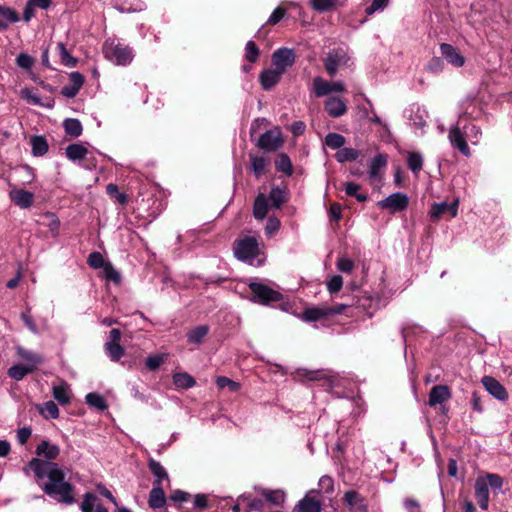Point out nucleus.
<instances>
[{
	"instance_id": "1",
	"label": "nucleus",
	"mask_w": 512,
	"mask_h": 512,
	"mask_svg": "<svg viewBox=\"0 0 512 512\" xmlns=\"http://www.w3.org/2000/svg\"><path fill=\"white\" fill-rule=\"evenodd\" d=\"M28 468L34 472L38 480H46L40 486L49 497L64 505H73L77 502L75 487L65 480V472L57 463L33 458Z\"/></svg>"
},
{
	"instance_id": "2",
	"label": "nucleus",
	"mask_w": 512,
	"mask_h": 512,
	"mask_svg": "<svg viewBox=\"0 0 512 512\" xmlns=\"http://www.w3.org/2000/svg\"><path fill=\"white\" fill-rule=\"evenodd\" d=\"M234 255L238 260L252 266H260L264 262V257L259 249L258 240L254 236H246L236 241L234 245Z\"/></svg>"
},
{
	"instance_id": "3",
	"label": "nucleus",
	"mask_w": 512,
	"mask_h": 512,
	"mask_svg": "<svg viewBox=\"0 0 512 512\" xmlns=\"http://www.w3.org/2000/svg\"><path fill=\"white\" fill-rule=\"evenodd\" d=\"M103 53L106 59L122 66L130 64L134 58L133 50L116 40H107L103 46Z\"/></svg>"
},
{
	"instance_id": "4",
	"label": "nucleus",
	"mask_w": 512,
	"mask_h": 512,
	"mask_svg": "<svg viewBox=\"0 0 512 512\" xmlns=\"http://www.w3.org/2000/svg\"><path fill=\"white\" fill-rule=\"evenodd\" d=\"M248 286L252 292L251 301L255 303L270 305L283 299V295L279 291L262 282L251 281Z\"/></svg>"
},
{
	"instance_id": "5",
	"label": "nucleus",
	"mask_w": 512,
	"mask_h": 512,
	"mask_svg": "<svg viewBox=\"0 0 512 512\" xmlns=\"http://www.w3.org/2000/svg\"><path fill=\"white\" fill-rule=\"evenodd\" d=\"M350 56L343 48H337L330 51L324 59V66L330 76L336 75L342 67L349 66Z\"/></svg>"
},
{
	"instance_id": "6",
	"label": "nucleus",
	"mask_w": 512,
	"mask_h": 512,
	"mask_svg": "<svg viewBox=\"0 0 512 512\" xmlns=\"http://www.w3.org/2000/svg\"><path fill=\"white\" fill-rule=\"evenodd\" d=\"M377 206L380 209L388 210L392 214L402 212L409 206V197L405 193L396 192L378 201Z\"/></svg>"
},
{
	"instance_id": "7",
	"label": "nucleus",
	"mask_w": 512,
	"mask_h": 512,
	"mask_svg": "<svg viewBox=\"0 0 512 512\" xmlns=\"http://www.w3.org/2000/svg\"><path fill=\"white\" fill-rule=\"evenodd\" d=\"M296 54L293 49L282 47L272 54V64L275 69L284 74L295 63Z\"/></svg>"
},
{
	"instance_id": "8",
	"label": "nucleus",
	"mask_w": 512,
	"mask_h": 512,
	"mask_svg": "<svg viewBox=\"0 0 512 512\" xmlns=\"http://www.w3.org/2000/svg\"><path fill=\"white\" fill-rule=\"evenodd\" d=\"M448 139L452 147L459 150L464 156L471 155L470 149L466 142V135L464 130L458 124L452 126L449 130Z\"/></svg>"
},
{
	"instance_id": "9",
	"label": "nucleus",
	"mask_w": 512,
	"mask_h": 512,
	"mask_svg": "<svg viewBox=\"0 0 512 512\" xmlns=\"http://www.w3.org/2000/svg\"><path fill=\"white\" fill-rule=\"evenodd\" d=\"M281 132L277 129L269 130L261 135L258 146L267 151H275L282 145Z\"/></svg>"
},
{
	"instance_id": "10",
	"label": "nucleus",
	"mask_w": 512,
	"mask_h": 512,
	"mask_svg": "<svg viewBox=\"0 0 512 512\" xmlns=\"http://www.w3.org/2000/svg\"><path fill=\"white\" fill-rule=\"evenodd\" d=\"M459 200L455 199L452 203L439 202L434 203L429 211V216L433 220L439 219L445 212H449L451 217H456L458 213Z\"/></svg>"
},
{
	"instance_id": "11",
	"label": "nucleus",
	"mask_w": 512,
	"mask_h": 512,
	"mask_svg": "<svg viewBox=\"0 0 512 512\" xmlns=\"http://www.w3.org/2000/svg\"><path fill=\"white\" fill-rule=\"evenodd\" d=\"M483 386L489 394L498 400L504 401L508 398V393L504 386L491 376H484L481 380Z\"/></svg>"
},
{
	"instance_id": "12",
	"label": "nucleus",
	"mask_w": 512,
	"mask_h": 512,
	"mask_svg": "<svg viewBox=\"0 0 512 512\" xmlns=\"http://www.w3.org/2000/svg\"><path fill=\"white\" fill-rule=\"evenodd\" d=\"M440 52L442 56L456 68H460L465 64L464 56L459 52L457 48L451 44L443 43L440 45Z\"/></svg>"
},
{
	"instance_id": "13",
	"label": "nucleus",
	"mask_w": 512,
	"mask_h": 512,
	"mask_svg": "<svg viewBox=\"0 0 512 512\" xmlns=\"http://www.w3.org/2000/svg\"><path fill=\"white\" fill-rule=\"evenodd\" d=\"M148 468L154 477L153 486L164 487V482L169 484L170 479L167 470L161 465L160 462L150 458L148 460Z\"/></svg>"
},
{
	"instance_id": "14",
	"label": "nucleus",
	"mask_w": 512,
	"mask_h": 512,
	"mask_svg": "<svg viewBox=\"0 0 512 512\" xmlns=\"http://www.w3.org/2000/svg\"><path fill=\"white\" fill-rule=\"evenodd\" d=\"M36 454L39 457H43L46 461L53 462L60 454V448L56 444H52L47 440L41 441L37 448Z\"/></svg>"
},
{
	"instance_id": "15",
	"label": "nucleus",
	"mask_w": 512,
	"mask_h": 512,
	"mask_svg": "<svg viewBox=\"0 0 512 512\" xmlns=\"http://www.w3.org/2000/svg\"><path fill=\"white\" fill-rule=\"evenodd\" d=\"M283 74L275 68L263 70L259 75V81L264 90L272 89L281 79Z\"/></svg>"
},
{
	"instance_id": "16",
	"label": "nucleus",
	"mask_w": 512,
	"mask_h": 512,
	"mask_svg": "<svg viewBox=\"0 0 512 512\" xmlns=\"http://www.w3.org/2000/svg\"><path fill=\"white\" fill-rule=\"evenodd\" d=\"M325 110L331 117L339 118L347 112V106L339 97H329L325 101Z\"/></svg>"
},
{
	"instance_id": "17",
	"label": "nucleus",
	"mask_w": 512,
	"mask_h": 512,
	"mask_svg": "<svg viewBox=\"0 0 512 512\" xmlns=\"http://www.w3.org/2000/svg\"><path fill=\"white\" fill-rule=\"evenodd\" d=\"M10 199L20 208H29L33 204L34 195L23 189H13L9 193Z\"/></svg>"
},
{
	"instance_id": "18",
	"label": "nucleus",
	"mask_w": 512,
	"mask_h": 512,
	"mask_svg": "<svg viewBox=\"0 0 512 512\" xmlns=\"http://www.w3.org/2000/svg\"><path fill=\"white\" fill-rule=\"evenodd\" d=\"M475 498L481 509L486 510L489 504V488L485 479L479 478L475 483Z\"/></svg>"
},
{
	"instance_id": "19",
	"label": "nucleus",
	"mask_w": 512,
	"mask_h": 512,
	"mask_svg": "<svg viewBox=\"0 0 512 512\" xmlns=\"http://www.w3.org/2000/svg\"><path fill=\"white\" fill-rule=\"evenodd\" d=\"M451 393L446 385L434 386L429 394V405L434 407L450 399Z\"/></svg>"
},
{
	"instance_id": "20",
	"label": "nucleus",
	"mask_w": 512,
	"mask_h": 512,
	"mask_svg": "<svg viewBox=\"0 0 512 512\" xmlns=\"http://www.w3.org/2000/svg\"><path fill=\"white\" fill-rule=\"evenodd\" d=\"M98 497L87 492L83 495V500L80 504L81 512H108V510L101 504H97Z\"/></svg>"
},
{
	"instance_id": "21",
	"label": "nucleus",
	"mask_w": 512,
	"mask_h": 512,
	"mask_svg": "<svg viewBox=\"0 0 512 512\" xmlns=\"http://www.w3.org/2000/svg\"><path fill=\"white\" fill-rule=\"evenodd\" d=\"M52 395L59 404H69L72 396L70 385L65 381H60L58 385L53 386Z\"/></svg>"
},
{
	"instance_id": "22",
	"label": "nucleus",
	"mask_w": 512,
	"mask_h": 512,
	"mask_svg": "<svg viewBox=\"0 0 512 512\" xmlns=\"http://www.w3.org/2000/svg\"><path fill=\"white\" fill-rule=\"evenodd\" d=\"M88 153L87 147L82 143L70 144L65 149L66 157L72 162L86 159Z\"/></svg>"
},
{
	"instance_id": "23",
	"label": "nucleus",
	"mask_w": 512,
	"mask_h": 512,
	"mask_svg": "<svg viewBox=\"0 0 512 512\" xmlns=\"http://www.w3.org/2000/svg\"><path fill=\"white\" fill-rule=\"evenodd\" d=\"M387 165V156L384 154H378L373 157L369 164V176L372 180H377L380 177L381 171Z\"/></svg>"
},
{
	"instance_id": "24",
	"label": "nucleus",
	"mask_w": 512,
	"mask_h": 512,
	"mask_svg": "<svg viewBox=\"0 0 512 512\" xmlns=\"http://www.w3.org/2000/svg\"><path fill=\"white\" fill-rule=\"evenodd\" d=\"M166 503L164 487L153 486L148 498L149 507L152 509L162 508Z\"/></svg>"
},
{
	"instance_id": "25",
	"label": "nucleus",
	"mask_w": 512,
	"mask_h": 512,
	"mask_svg": "<svg viewBox=\"0 0 512 512\" xmlns=\"http://www.w3.org/2000/svg\"><path fill=\"white\" fill-rule=\"evenodd\" d=\"M346 504L357 512H366L367 507L364 504L363 498L355 491H347L344 495Z\"/></svg>"
},
{
	"instance_id": "26",
	"label": "nucleus",
	"mask_w": 512,
	"mask_h": 512,
	"mask_svg": "<svg viewBox=\"0 0 512 512\" xmlns=\"http://www.w3.org/2000/svg\"><path fill=\"white\" fill-rule=\"evenodd\" d=\"M268 207L267 197L262 193L258 194L254 201L253 216L257 220H263L268 213Z\"/></svg>"
},
{
	"instance_id": "27",
	"label": "nucleus",
	"mask_w": 512,
	"mask_h": 512,
	"mask_svg": "<svg viewBox=\"0 0 512 512\" xmlns=\"http://www.w3.org/2000/svg\"><path fill=\"white\" fill-rule=\"evenodd\" d=\"M17 355L24 361H26V366L32 367L33 370L36 369L37 365L43 362V359L40 355L33 353L29 350L24 349L23 347H17L16 349Z\"/></svg>"
},
{
	"instance_id": "28",
	"label": "nucleus",
	"mask_w": 512,
	"mask_h": 512,
	"mask_svg": "<svg viewBox=\"0 0 512 512\" xmlns=\"http://www.w3.org/2000/svg\"><path fill=\"white\" fill-rule=\"evenodd\" d=\"M295 509L298 512H320L321 504L317 499L306 495L303 499H301L298 502Z\"/></svg>"
},
{
	"instance_id": "29",
	"label": "nucleus",
	"mask_w": 512,
	"mask_h": 512,
	"mask_svg": "<svg viewBox=\"0 0 512 512\" xmlns=\"http://www.w3.org/2000/svg\"><path fill=\"white\" fill-rule=\"evenodd\" d=\"M173 383L179 389H189L195 386V379L186 372H178L173 375Z\"/></svg>"
},
{
	"instance_id": "30",
	"label": "nucleus",
	"mask_w": 512,
	"mask_h": 512,
	"mask_svg": "<svg viewBox=\"0 0 512 512\" xmlns=\"http://www.w3.org/2000/svg\"><path fill=\"white\" fill-rule=\"evenodd\" d=\"M327 317L326 306L308 308L302 314V319L306 322H313Z\"/></svg>"
},
{
	"instance_id": "31",
	"label": "nucleus",
	"mask_w": 512,
	"mask_h": 512,
	"mask_svg": "<svg viewBox=\"0 0 512 512\" xmlns=\"http://www.w3.org/2000/svg\"><path fill=\"white\" fill-rule=\"evenodd\" d=\"M332 92L331 83L321 77L313 79V93L316 97H324Z\"/></svg>"
},
{
	"instance_id": "32",
	"label": "nucleus",
	"mask_w": 512,
	"mask_h": 512,
	"mask_svg": "<svg viewBox=\"0 0 512 512\" xmlns=\"http://www.w3.org/2000/svg\"><path fill=\"white\" fill-rule=\"evenodd\" d=\"M261 495L274 506H281L285 501V493L282 490L262 489Z\"/></svg>"
},
{
	"instance_id": "33",
	"label": "nucleus",
	"mask_w": 512,
	"mask_h": 512,
	"mask_svg": "<svg viewBox=\"0 0 512 512\" xmlns=\"http://www.w3.org/2000/svg\"><path fill=\"white\" fill-rule=\"evenodd\" d=\"M18 20V14L14 10L0 6V30L7 29L9 23H15Z\"/></svg>"
},
{
	"instance_id": "34",
	"label": "nucleus",
	"mask_w": 512,
	"mask_h": 512,
	"mask_svg": "<svg viewBox=\"0 0 512 512\" xmlns=\"http://www.w3.org/2000/svg\"><path fill=\"white\" fill-rule=\"evenodd\" d=\"M38 411L46 419H57L59 417V408L53 401H47L39 405Z\"/></svg>"
},
{
	"instance_id": "35",
	"label": "nucleus",
	"mask_w": 512,
	"mask_h": 512,
	"mask_svg": "<svg viewBox=\"0 0 512 512\" xmlns=\"http://www.w3.org/2000/svg\"><path fill=\"white\" fill-rule=\"evenodd\" d=\"M41 224L48 227L53 237L59 234L60 221L53 213H45L42 216Z\"/></svg>"
},
{
	"instance_id": "36",
	"label": "nucleus",
	"mask_w": 512,
	"mask_h": 512,
	"mask_svg": "<svg viewBox=\"0 0 512 512\" xmlns=\"http://www.w3.org/2000/svg\"><path fill=\"white\" fill-rule=\"evenodd\" d=\"M106 354L109 356V358L117 362L121 359V357L124 355V349L119 343L115 342H106L104 345Z\"/></svg>"
},
{
	"instance_id": "37",
	"label": "nucleus",
	"mask_w": 512,
	"mask_h": 512,
	"mask_svg": "<svg viewBox=\"0 0 512 512\" xmlns=\"http://www.w3.org/2000/svg\"><path fill=\"white\" fill-rule=\"evenodd\" d=\"M57 50L59 52L60 60L63 65L70 68L76 66L78 60L68 52L64 43L59 42L57 44Z\"/></svg>"
},
{
	"instance_id": "38",
	"label": "nucleus",
	"mask_w": 512,
	"mask_h": 512,
	"mask_svg": "<svg viewBox=\"0 0 512 512\" xmlns=\"http://www.w3.org/2000/svg\"><path fill=\"white\" fill-rule=\"evenodd\" d=\"M358 156V150L350 147L340 148L338 152L335 154V158L339 163L354 161L358 158Z\"/></svg>"
},
{
	"instance_id": "39",
	"label": "nucleus",
	"mask_w": 512,
	"mask_h": 512,
	"mask_svg": "<svg viewBox=\"0 0 512 512\" xmlns=\"http://www.w3.org/2000/svg\"><path fill=\"white\" fill-rule=\"evenodd\" d=\"M32 367L26 365H13L8 369V376L16 381L22 380L27 374L33 372Z\"/></svg>"
},
{
	"instance_id": "40",
	"label": "nucleus",
	"mask_w": 512,
	"mask_h": 512,
	"mask_svg": "<svg viewBox=\"0 0 512 512\" xmlns=\"http://www.w3.org/2000/svg\"><path fill=\"white\" fill-rule=\"evenodd\" d=\"M338 4V0H310L311 7L317 12L331 11L335 9Z\"/></svg>"
},
{
	"instance_id": "41",
	"label": "nucleus",
	"mask_w": 512,
	"mask_h": 512,
	"mask_svg": "<svg viewBox=\"0 0 512 512\" xmlns=\"http://www.w3.org/2000/svg\"><path fill=\"white\" fill-rule=\"evenodd\" d=\"M65 132L73 137H78L82 134V124L78 119L70 118L66 119L63 123Z\"/></svg>"
},
{
	"instance_id": "42",
	"label": "nucleus",
	"mask_w": 512,
	"mask_h": 512,
	"mask_svg": "<svg viewBox=\"0 0 512 512\" xmlns=\"http://www.w3.org/2000/svg\"><path fill=\"white\" fill-rule=\"evenodd\" d=\"M208 331L209 328L206 325L197 326L187 334V339L190 343L200 344Z\"/></svg>"
},
{
	"instance_id": "43",
	"label": "nucleus",
	"mask_w": 512,
	"mask_h": 512,
	"mask_svg": "<svg viewBox=\"0 0 512 512\" xmlns=\"http://www.w3.org/2000/svg\"><path fill=\"white\" fill-rule=\"evenodd\" d=\"M276 169L280 172L285 173L286 175L290 176L293 173V167L292 162L288 155L282 153L278 155L276 161H275Z\"/></svg>"
},
{
	"instance_id": "44",
	"label": "nucleus",
	"mask_w": 512,
	"mask_h": 512,
	"mask_svg": "<svg viewBox=\"0 0 512 512\" xmlns=\"http://www.w3.org/2000/svg\"><path fill=\"white\" fill-rule=\"evenodd\" d=\"M268 198L272 203V207L280 208L286 201L285 190L274 186L271 188Z\"/></svg>"
},
{
	"instance_id": "45",
	"label": "nucleus",
	"mask_w": 512,
	"mask_h": 512,
	"mask_svg": "<svg viewBox=\"0 0 512 512\" xmlns=\"http://www.w3.org/2000/svg\"><path fill=\"white\" fill-rule=\"evenodd\" d=\"M31 145L34 156H43L48 151L47 141L42 136H34Z\"/></svg>"
},
{
	"instance_id": "46",
	"label": "nucleus",
	"mask_w": 512,
	"mask_h": 512,
	"mask_svg": "<svg viewBox=\"0 0 512 512\" xmlns=\"http://www.w3.org/2000/svg\"><path fill=\"white\" fill-rule=\"evenodd\" d=\"M251 170L256 176V178H259L265 173L267 161L263 157L259 156H251Z\"/></svg>"
},
{
	"instance_id": "47",
	"label": "nucleus",
	"mask_w": 512,
	"mask_h": 512,
	"mask_svg": "<svg viewBox=\"0 0 512 512\" xmlns=\"http://www.w3.org/2000/svg\"><path fill=\"white\" fill-rule=\"evenodd\" d=\"M407 164L409 169L413 173H418L423 166V157L421 154L416 152L408 153Z\"/></svg>"
},
{
	"instance_id": "48",
	"label": "nucleus",
	"mask_w": 512,
	"mask_h": 512,
	"mask_svg": "<svg viewBox=\"0 0 512 512\" xmlns=\"http://www.w3.org/2000/svg\"><path fill=\"white\" fill-rule=\"evenodd\" d=\"M345 143V137L338 133H329L325 137V145L331 149H340Z\"/></svg>"
},
{
	"instance_id": "49",
	"label": "nucleus",
	"mask_w": 512,
	"mask_h": 512,
	"mask_svg": "<svg viewBox=\"0 0 512 512\" xmlns=\"http://www.w3.org/2000/svg\"><path fill=\"white\" fill-rule=\"evenodd\" d=\"M242 503L247 508V511H261L263 508V501L258 498H253L250 495L242 496Z\"/></svg>"
},
{
	"instance_id": "50",
	"label": "nucleus",
	"mask_w": 512,
	"mask_h": 512,
	"mask_svg": "<svg viewBox=\"0 0 512 512\" xmlns=\"http://www.w3.org/2000/svg\"><path fill=\"white\" fill-rule=\"evenodd\" d=\"M216 385L219 389L228 388L232 392H236L240 389V383L231 380L225 376H219L216 378Z\"/></svg>"
},
{
	"instance_id": "51",
	"label": "nucleus",
	"mask_w": 512,
	"mask_h": 512,
	"mask_svg": "<svg viewBox=\"0 0 512 512\" xmlns=\"http://www.w3.org/2000/svg\"><path fill=\"white\" fill-rule=\"evenodd\" d=\"M106 192L110 197L115 198L119 204L125 205L127 203V195L119 192L118 186L116 184H108L106 187Z\"/></svg>"
},
{
	"instance_id": "52",
	"label": "nucleus",
	"mask_w": 512,
	"mask_h": 512,
	"mask_svg": "<svg viewBox=\"0 0 512 512\" xmlns=\"http://www.w3.org/2000/svg\"><path fill=\"white\" fill-rule=\"evenodd\" d=\"M86 402L99 410L107 408L105 399L97 393H88L86 395Z\"/></svg>"
},
{
	"instance_id": "53",
	"label": "nucleus",
	"mask_w": 512,
	"mask_h": 512,
	"mask_svg": "<svg viewBox=\"0 0 512 512\" xmlns=\"http://www.w3.org/2000/svg\"><path fill=\"white\" fill-rule=\"evenodd\" d=\"M360 186L354 182H349L346 184L345 192L348 196L355 197L359 202H365L367 200V195L359 194L358 191Z\"/></svg>"
},
{
	"instance_id": "54",
	"label": "nucleus",
	"mask_w": 512,
	"mask_h": 512,
	"mask_svg": "<svg viewBox=\"0 0 512 512\" xmlns=\"http://www.w3.org/2000/svg\"><path fill=\"white\" fill-rule=\"evenodd\" d=\"M21 96L28 103H31V104L37 105V106H45V104H43L41 102V98L36 93H34V91L31 89H28V88L23 89L21 91ZM46 107H51V105H46Z\"/></svg>"
},
{
	"instance_id": "55",
	"label": "nucleus",
	"mask_w": 512,
	"mask_h": 512,
	"mask_svg": "<svg viewBox=\"0 0 512 512\" xmlns=\"http://www.w3.org/2000/svg\"><path fill=\"white\" fill-rule=\"evenodd\" d=\"M87 263L94 269L103 268L106 265L104 257L100 252H92L87 259Z\"/></svg>"
},
{
	"instance_id": "56",
	"label": "nucleus",
	"mask_w": 512,
	"mask_h": 512,
	"mask_svg": "<svg viewBox=\"0 0 512 512\" xmlns=\"http://www.w3.org/2000/svg\"><path fill=\"white\" fill-rule=\"evenodd\" d=\"M259 56V49L253 41H248L245 47V58L249 62H256Z\"/></svg>"
},
{
	"instance_id": "57",
	"label": "nucleus",
	"mask_w": 512,
	"mask_h": 512,
	"mask_svg": "<svg viewBox=\"0 0 512 512\" xmlns=\"http://www.w3.org/2000/svg\"><path fill=\"white\" fill-rule=\"evenodd\" d=\"M464 132L466 137L472 142V144H477L481 136V130L479 127L470 124L468 126H464Z\"/></svg>"
},
{
	"instance_id": "58",
	"label": "nucleus",
	"mask_w": 512,
	"mask_h": 512,
	"mask_svg": "<svg viewBox=\"0 0 512 512\" xmlns=\"http://www.w3.org/2000/svg\"><path fill=\"white\" fill-rule=\"evenodd\" d=\"M165 356L161 354H156L149 356L146 359V366L149 370L155 371L157 370L160 365L164 362Z\"/></svg>"
},
{
	"instance_id": "59",
	"label": "nucleus",
	"mask_w": 512,
	"mask_h": 512,
	"mask_svg": "<svg viewBox=\"0 0 512 512\" xmlns=\"http://www.w3.org/2000/svg\"><path fill=\"white\" fill-rule=\"evenodd\" d=\"M343 285V279L340 275L332 276L327 282V289L330 293H337Z\"/></svg>"
},
{
	"instance_id": "60",
	"label": "nucleus",
	"mask_w": 512,
	"mask_h": 512,
	"mask_svg": "<svg viewBox=\"0 0 512 512\" xmlns=\"http://www.w3.org/2000/svg\"><path fill=\"white\" fill-rule=\"evenodd\" d=\"M280 220L276 217H270L267 220L266 226H265V232L268 236L274 235L280 228Z\"/></svg>"
},
{
	"instance_id": "61",
	"label": "nucleus",
	"mask_w": 512,
	"mask_h": 512,
	"mask_svg": "<svg viewBox=\"0 0 512 512\" xmlns=\"http://www.w3.org/2000/svg\"><path fill=\"white\" fill-rule=\"evenodd\" d=\"M389 0H373L371 5L365 10L367 15H372L377 11H382L387 5Z\"/></svg>"
},
{
	"instance_id": "62",
	"label": "nucleus",
	"mask_w": 512,
	"mask_h": 512,
	"mask_svg": "<svg viewBox=\"0 0 512 512\" xmlns=\"http://www.w3.org/2000/svg\"><path fill=\"white\" fill-rule=\"evenodd\" d=\"M104 273L105 277L109 280L114 281L115 283H118L121 279L119 272L114 269V267L111 265V263H106L104 266Z\"/></svg>"
},
{
	"instance_id": "63",
	"label": "nucleus",
	"mask_w": 512,
	"mask_h": 512,
	"mask_svg": "<svg viewBox=\"0 0 512 512\" xmlns=\"http://www.w3.org/2000/svg\"><path fill=\"white\" fill-rule=\"evenodd\" d=\"M16 63L23 69H30L33 65V58L28 54L21 53L16 58Z\"/></svg>"
},
{
	"instance_id": "64",
	"label": "nucleus",
	"mask_w": 512,
	"mask_h": 512,
	"mask_svg": "<svg viewBox=\"0 0 512 512\" xmlns=\"http://www.w3.org/2000/svg\"><path fill=\"white\" fill-rule=\"evenodd\" d=\"M403 505L407 512H421L420 504L413 498H406L403 501Z\"/></svg>"
}]
</instances>
